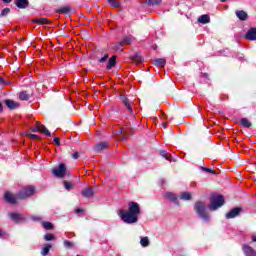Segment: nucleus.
<instances>
[{"mask_svg":"<svg viewBox=\"0 0 256 256\" xmlns=\"http://www.w3.org/2000/svg\"><path fill=\"white\" fill-rule=\"evenodd\" d=\"M120 219L127 225H133L139 221V215H141V208L137 202H129L128 210L120 209L118 211Z\"/></svg>","mask_w":256,"mask_h":256,"instance_id":"f257e3e1","label":"nucleus"},{"mask_svg":"<svg viewBox=\"0 0 256 256\" xmlns=\"http://www.w3.org/2000/svg\"><path fill=\"white\" fill-rule=\"evenodd\" d=\"M33 193H35V187L28 186L20 190L16 195L6 192L4 199L7 203H10V205H15V203H17V199H27V197H31Z\"/></svg>","mask_w":256,"mask_h":256,"instance_id":"f03ea898","label":"nucleus"},{"mask_svg":"<svg viewBox=\"0 0 256 256\" xmlns=\"http://www.w3.org/2000/svg\"><path fill=\"white\" fill-rule=\"evenodd\" d=\"M194 211H196L200 219H202L205 223H209L210 216L209 213H207V209L205 208V204L203 202L197 201L194 205Z\"/></svg>","mask_w":256,"mask_h":256,"instance_id":"7ed1b4c3","label":"nucleus"},{"mask_svg":"<svg viewBox=\"0 0 256 256\" xmlns=\"http://www.w3.org/2000/svg\"><path fill=\"white\" fill-rule=\"evenodd\" d=\"M210 201L211 203L208 205L210 211H217V209L225 205V198H223V195H212Z\"/></svg>","mask_w":256,"mask_h":256,"instance_id":"20e7f679","label":"nucleus"},{"mask_svg":"<svg viewBox=\"0 0 256 256\" xmlns=\"http://www.w3.org/2000/svg\"><path fill=\"white\" fill-rule=\"evenodd\" d=\"M52 173L54 177H58L59 179H63V177L71 175L69 170H67V166H65V163H60L58 167L53 168Z\"/></svg>","mask_w":256,"mask_h":256,"instance_id":"39448f33","label":"nucleus"},{"mask_svg":"<svg viewBox=\"0 0 256 256\" xmlns=\"http://www.w3.org/2000/svg\"><path fill=\"white\" fill-rule=\"evenodd\" d=\"M33 133H37V131H40V133H44L47 137H51V132L45 127V125L41 124L40 122L36 123V126L32 128Z\"/></svg>","mask_w":256,"mask_h":256,"instance_id":"423d86ee","label":"nucleus"},{"mask_svg":"<svg viewBox=\"0 0 256 256\" xmlns=\"http://www.w3.org/2000/svg\"><path fill=\"white\" fill-rule=\"evenodd\" d=\"M241 213H243V208L235 207L226 214V219H235V217H239Z\"/></svg>","mask_w":256,"mask_h":256,"instance_id":"0eeeda50","label":"nucleus"},{"mask_svg":"<svg viewBox=\"0 0 256 256\" xmlns=\"http://www.w3.org/2000/svg\"><path fill=\"white\" fill-rule=\"evenodd\" d=\"M82 197H85V199H91L95 196V189L93 187H86L81 192Z\"/></svg>","mask_w":256,"mask_h":256,"instance_id":"6e6552de","label":"nucleus"},{"mask_svg":"<svg viewBox=\"0 0 256 256\" xmlns=\"http://www.w3.org/2000/svg\"><path fill=\"white\" fill-rule=\"evenodd\" d=\"M114 135H117L121 141H127V137H129V134H127V128H119L115 131Z\"/></svg>","mask_w":256,"mask_h":256,"instance_id":"1a4fd4ad","label":"nucleus"},{"mask_svg":"<svg viewBox=\"0 0 256 256\" xmlns=\"http://www.w3.org/2000/svg\"><path fill=\"white\" fill-rule=\"evenodd\" d=\"M120 100L125 105L126 109H128L129 113H133V107L131 106V100L127 98L125 95H120Z\"/></svg>","mask_w":256,"mask_h":256,"instance_id":"9d476101","label":"nucleus"},{"mask_svg":"<svg viewBox=\"0 0 256 256\" xmlns=\"http://www.w3.org/2000/svg\"><path fill=\"white\" fill-rule=\"evenodd\" d=\"M9 217L14 223H21V221H25V217H23V214L12 212L9 214Z\"/></svg>","mask_w":256,"mask_h":256,"instance_id":"9b49d317","label":"nucleus"},{"mask_svg":"<svg viewBox=\"0 0 256 256\" xmlns=\"http://www.w3.org/2000/svg\"><path fill=\"white\" fill-rule=\"evenodd\" d=\"M245 39L248 41H256V28H250L245 35Z\"/></svg>","mask_w":256,"mask_h":256,"instance_id":"f8f14e48","label":"nucleus"},{"mask_svg":"<svg viewBox=\"0 0 256 256\" xmlns=\"http://www.w3.org/2000/svg\"><path fill=\"white\" fill-rule=\"evenodd\" d=\"M107 147H109V143L100 142L94 146V151L96 153H101V151H104V149H107Z\"/></svg>","mask_w":256,"mask_h":256,"instance_id":"ddd939ff","label":"nucleus"},{"mask_svg":"<svg viewBox=\"0 0 256 256\" xmlns=\"http://www.w3.org/2000/svg\"><path fill=\"white\" fill-rule=\"evenodd\" d=\"M14 3L18 9H27L29 7V0H15Z\"/></svg>","mask_w":256,"mask_h":256,"instance_id":"4468645a","label":"nucleus"},{"mask_svg":"<svg viewBox=\"0 0 256 256\" xmlns=\"http://www.w3.org/2000/svg\"><path fill=\"white\" fill-rule=\"evenodd\" d=\"M243 251L246 256H256V251L249 245L244 244L243 245Z\"/></svg>","mask_w":256,"mask_h":256,"instance_id":"2eb2a0df","label":"nucleus"},{"mask_svg":"<svg viewBox=\"0 0 256 256\" xmlns=\"http://www.w3.org/2000/svg\"><path fill=\"white\" fill-rule=\"evenodd\" d=\"M198 23L202 25H207V23H211V17L207 14H203L198 18Z\"/></svg>","mask_w":256,"mask_h":256,"instance_id":"dca6fc26","label":"nucleus"},{"mask_svg":"<svg viewBox=\"0 0 256 256\" xmlns=\"http://www.w3.org/2000/svg\"><path fill=\"white\" fill-rule=\"evenodd\" d=\"M166 197L169 201H171L175 205H179V200L177 199V195H175L173 192H166Z\"/></svg>","mask_w":256,"mask_h":256,"instance_id":"f3484780","label":"nucleus"},{"mask_svg":"<svg viewBox=\"0 0 256 256\" xmlns=\"http://www.w3.org/2000/svg\"><path fill=\"white\" fill-rule=\"evenodd\" d=\"M6 107H8V109H17L19 107V103L11 100V99H7L4 101Z\"/></svg>","mask_w":256,"mask_h":256,"instance_id":"a211bd4d","label":"nucleus"},{"mask_svg":"<svg viewBox=\"0 0 256 256\" xmlns=\"http://www.w3.org/2000/svg\"><path fill=\"white\" fill-rule=\"evenodd\" d=\"M236 16L238 17V19H240V21H247L248 19V15L247 12L243 11V10H237L236 12Z\"/></svg>","mask_w":256,"mask_h":256,"instance_id":"6ab92c4d","label":"nucleus"},{"mask_svg":"<svg viewBox=\"0 0 256 256\" xmlns=\"http://www.w3.org/2000/svg\"><path fill=\"white\" fill-rule=\"evenodd\" d=\"M133 43V36H125L122 41L120 42V45H131Z\"/></svg>","mask_w":256,"mask_h":256,"instance_id":"aec40b11","label":"nucleus"},{"mask_svg":"<svg viewBox=\"0 0 256 256\" xmlns=\"http://www.w3.org/2000/svg\"><path fill=\"white\" fill-rule=\"evenodd\" d=\"M117 61V56H112L109 60H108V64L106 66V69L110 70L113 69V67H115V63Z\"/></svg>","mask_w":256,"mask_h":256,"instance_id":"412c9836","label":"nucleus"},{"mask_svg":"<svg viewBox=\"0 0 256 256\" xmlns=\"http://www.w3.org/2000/svg\"><path fill=\"white\" fill-rule=\"evenodd\" d=\"M167 61L164 58H158L156 60H154L153 64L156 67H165Z\"/></svg>","mask_w":256,"mask_h":256,"instance_id":"4be33fe9","label":"nucleus"},{"mask_svg":"<svg viewBox=\"0 0 256 256\" xmlns=\"http://www.w3.org/2000/svg\"><path fill=\"white\" fill-rule=\"evenodd\" d=\"M160 155L161 157L166 159V161H175V159H173V156H171V154L167 153V151L165 150L160 151Z\"/></svg>","mask_w":256,"mask_h":256,"instance_id":"5701e85b","label":"nucleus"},{"mask_svg":"<svg viewBox=\"0 0 256 256\" xmlns=\"http://www.w3.org/2000/svg\"><path fill=\"white\" fill-rule=\"evenodd\" d=\"M19 99L21 101H29V99H31V95H29V93H27V91H22L19 94Z\"/></svg>","mask_w":256,"mask_h":256,"instance_id":"b1692460","label":"nucleus"},{"mask_svg":"<svg viewBox=\"0 0 256 256\" xmlns=\"http://www.w3.org/2000/svg\"><path fill=\"white\" fill-rule=\"evenodd\" d=\"M71 11V8H69L68 6H64L59 8L56 13H59V15H67V13H69Z\"/></svg>","mask_w":256,"mask_h":256,"instance_id":"393cba45","label":"nucleus"},{"mask_svg":"<svg viewBox=\"0 0 256 256\" xmlns=\"http://www.w3.org/2000/svg\"><path fill=\"white\" fill-rule=\"evenodd\" d=\"M131 59L134 61V63H143V56L139 55L138 53L131 56Z\"/></svg>","mask_w":256,"mask_h":256,"instance_id":"a878e982","label":"nucleus"},{"mask_svg":"<svg viewBox=\"0 0 256 256\" xmlns=\"http://www.w3.org/2000/svg\"><path fill=\"white\" fill-rule=\"evenodd\" d=\"M33 23H38L39 25H48L49 20H47V18H39V19H34Z\"/></svg>","mask_w":256,"mask_h":256,"instance_id":"bb28decb","label":"nucleus"},{"mask_svg":"<svg viewBox=\"0 0 256 256\" xmlns=\"http://www.w3.org/2000/svg\"><path fill=\"white\" fill-rule=\"evenodd\" d=\"M240 124L242 125V127H246L247 129H249V127H251L252 125L247 118L240 119Z\"/></svg>","mask_w":256,"mask_h":256,"instance_id":"cd10ccee","label":"nucleus"},{"mask_svg":"<svg viewBox=\"0 0 256 256\" xmlns=\"http://www.w3.org/2000/svg\"><path fill=\"white\" fill-rule=\"evenodd\" d=\"M180 199H182L183 201H191V193L182 192L180 195Z\"/></svg>","mask_w":256,"mask_h":256,"instance_id":"c85d7f7f","label":"nucleus"},{"mask_svg":"<svg viewBox=\"0 0 256 256\" xmlns=\"http://www.w3.org/2000/svg\"><path fill=\"white\" fill-rule=\"evenodd\" d=\"M64 187L66 191H71V189H73V187H75V184L65 180L64 182Z\"/></svg>","mask_w":256,"mask_h":256,"instance_id":"c756f323","label":"nucleus"},{"mask_svg":"<svg viewBox=\"0 0 256 256\" xmlns=\"http://www.w3.org/2000/svg\"><path fill=\"white\" fill-rule=\"evenodd\" d=\"M140 244L143 247H149V245H150L149 237H142L141 240H140Z\"/></svg>","mask_w":256,"mask_h":256,"instance_id":"7c9ffc66","label":"nucleus"},{"mask_svg":"<svg viewBox=\"0 0 256 256\" xmlns=\"http://www.w3.org/2000/svg\"><path fill=\"white\" fill-rule=\"evenodd\" d=\"M123 45H121V42L116 43V44H111V49H113L114 51H123Z\"/></svg>","mask_w":256,"mask_h":256,"instance_id":"2f4dec72","label":"nucleus"},{"mask_svg":"<svg viewBox=\"0 0 256 256\" xmlns=\"http://www.w3.org/2000/svg\"><path fill=\"white\" fill-rule=\"evenodd\" d=\"M49 251H51V245L47 244L41 251V255L45 256V255H49Z\"/></svg>","mask_w":256,"mask_h":256,"instance_id":"473e14b6","label":"nucleus"},{"mask_svg":"<svg viewBox=\"0 0 256 256\" xmlns=\"http://www.w3.org/2000/svg\"><path fill=\"white\" fill-rule=\"evenodd\" d=\"M147 3L150 7H155V5H161V0H148Z\"/></svg>","mask_w":256,"mask_h":256,"instance_id":"72a5a7b5","label":"nucleus"},{"mask_svg":"<svg viewBox=\"0 0 256 256\" xmlns=\"http://www.w3.org/2000/svg\"><path fill=\"white\" fill-rule=\"evenodd\" d=\"M42 227H44L47 231H51L53 229V223L51 222H43Z\"/></svg>","mask_w":256,"mask_h":256,"instance_id":"f704fd0d","label":"nucleus"},{"mask_svg":"<svg viewBox=\"0 0 256 256\" xmlns=\"http://www.w3.org/2000/svg\"><path fill=\"white\" fill-rule=\"evenodd\" d=\"M10 13H11V8H4L0 13V17H7V15H9Z\"/></svg>","mask_w":256,"mask_h":256,"instance_id":"c9c22d12","label":"nucleus"},{"mask_svg":"<svg viewBox=\"0 0 256 256\" xmlns=\"http://www.w3.org/2000/svg\"><path fill=\"white\" fill-rule=\"evenodd\" d=\"M44 239H45V241H54L55 235H53L51 233L45 234Z\"/></svg>","mask_w":256,"mask_h":256,"instance_id":"e433bc0d","label":"nucleus"},{"mask_svg":"<svg viewBox=\"0 0 256 256\" xmlns=\"http://www.w3.org/2000/svg\"><path fill=\"white\" fill-rule=\"evenodd\" d=\"M108 3L112 5V7H119V2L116 0H108Z\"/></svg>","mask_w":256,"mask_h":256,"instance_id":"4c0bfd02","label":"nucleus"},{"mask_svg":"<svg viewBox=\"0 0 256 256\" xmlns=\"http://www.w3.org/2000/svg\"><path fill=\"white\" fill-rule=\"evenodd\" d=\"M202 171H205L206 173H212V175H215L214 170L207 167H202Z\"/></svg>","mask_w":256,"mask_h":256,"instance_id":"58836bf2","label":"nucleus"},{"mask_svg":"<svg viewBox=\"0 0 256 256\" xmlns=\"http://www.w3.org/2000/svg\"><path fill=\"white\" fill-rule=\"evenodd\" d=\"M109 59V54H105L100 60V63H105V61H107Z\"/></svg>","mask_w":256,"mask_h":256,"instance_id":"ea45409f","label":"nucleus"},{"mask_svg":"<svg viewBox=\"0 0 256 256\" xmlns=\"http://www.w3.org/2000/svg\"><path fill=\"white\" fill-rule=\"evenodd\" d=\"M64 247H68V248H71L73 247V243H71L70 241H64Z\"/></svg>","mask_w":256,"mask_h":256,"instance_id":"a19ab883","label":"nucleus"},{"mask_svg":"<svg viewBox=\"0 0 256 256\" xmlns=\"http://www.w3.org/2000/svg\"><path fill=\"white\" fill-rule=\"evenodd\" d=\"M54 143L59 146L61 145V140L58 137H56L54 138Z\"/></svg>","mask_w":256,"mask_h":256,"instance_id":"79ce46f5","label":"nucleus"},{"mask_svg":"<svg viewBox=\"0 0 256 256\" xmlns=\"http://www.w3.org/2000/svg\"><path fill=\"white\" fill-rule=\"evenodd\" d=\"M29 137H31V139H39L37 134H29Z\"/></svg>","mask_w":256,"mask_h":256,"instance_id":"37998d69","label":"nucleus"},{"mask_svg":"<svg viewBox=\"0 0 256 256\" xmlns=\"http://www.w3.org/2000/svg\"><path fill=\"white\" fill-rule=\"evenodd\" d=\"M72 157L74 159H79V153L78 152H75L74 154H72Z\"/></svg>","mask_w":256,"mask_h":256,"instance_id":"c03bdc74","label":"nucleus"},{"mask_svg":"<svg viewBox=\"0 0 256 256\" xmlns=\"http://www.w3.org/2000/svg\"><path fill=\"white\" fill-rule=\"evenodd\" d=\"M0 113H3V103L0 102Z\"/></svg>","mask_w":256,"mask_h":256,"instance_id":"a18cd8bd","label":"nucleus"},{"mask_svg":"<svg viewBox=\"0 0 256 256\" xmlns=\"http://www.w3.org/2000/svg\"><path fill=\"white\" fill-rule=\"evenodd\" d=\"M76 213H83V209L81 208L76 209Z\"/></svg>","mask_w":256,"mask_h":256,"instance_id":"49530a36","label":"nucleus"},{"mask_svg":"<svg viewBox=\"0 0 256 256\" xmlns=\"http://www.w3.org/2000/svg\"><path fill=\"white\" fill-rule=\"evenodd\" d=\"M162 127H164V129H167V122L162 123Z\"/></svg>","mask_w":256,"mask_h":256,"instance_id":"de8ad7c7","label":"nucleus"},{"mask_svg":"<svg viewBox=\"0 0 256 256\" xmlns=\"http://www.w3.org/2000/svg\"><path fill=\"white\" fill-rule=\"evenodd\" d=\"M4 235H5V232H3L2 230H0V238H1V237H4Z\"/></svg>","mask_w":256,"mask_h":256,"instance_id":"09e8293b","label":"nucleus"},{"mask_svg":"<svg viewBox=\"0 0 256 256\" xmlns=\"http://www.w3.org/2000/svg\"><path fill=\"white\" fill-rule=\"evenodd\" d=\"M3 1V3H11V1H13V0H2Z\"/></svg>","mask_w":256,"mask_h":256,"instance_id":"8fccbe9b","label":"nucleus"},{"mask_svg":"<svg viewBox=\"0 0 256 256\" xmlns=\"http://www.w3.org/2000/svg\"><path fill=\"white\" fill-rule=\"evenodd\" d=\"M0 83H5V80H3V78L0 77Z\"/></svg>","mask_w":256,"mask_h":256,"instance_id":"3c124183","label":"nucleus"},{"mask_svg":"<svg viewBox=\"0 0 256 256\" xmlns=\"http://www.w3.org/2000/svg\"><path fill=\"white\" fill-rule=\"evenodd\" d=\"M252 241H253V242H256V236H253V237H252Z\"/></svg>","mask_w":256,"mask_h":256,"instance_id":"603ef678","label":"nucleus"},{"mask_svg":"<svg viewBox=\"0 0 256 256\" xmlns=\"http://www.w3.org/2000/svg\"><path fill=\"white\" fill-rule=\"evenodd\" d=\"M221 3H227V0H220Z\"/></svg>","mask_w":256,"mask_h":256,"instance_id":"864d4df0","label":"nucleus"}]
</instances>
